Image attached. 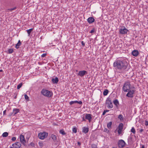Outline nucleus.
Returning <instances> with one entry per match:
<instances>
[{
	"mask_svg": "<svg viewBox=\"0 0 148 148\" xmlns=\"http://www.w3.org/2000/svg\"><path fill=\"white\" fill-rule=\"evenodd\" d=\"M127 65V63L125 60H117L114 62L113 64V66L115 69L122 70L125 69Z\"/></svg>",
	"mask_w": 148,
	"mask_h": 148,
	"instance_id": "obj_1",
	"label": "nucleus"
},
{
	"mask_svg": "<svg viewBox=\"0 0 148 148\" xmlns=\"http://www.w3.org/2000/svg\"><path fill=\"white\" fill-rule=\"evenodd\" d=\"M131 84L129 81L125 82L122 88V90L124 92H127L130 89Z\"/></svg>",
	"mask_w": 148,
	"mask_h": 148,
	"instance_id": "obj_2",
	"label": "nucleus"
},
{
	"mask_svg": "<svg viewBox=\"0 0 148 148\" xmlns=\"http://www.w3.org/2000/svg\"><path fill=\"white\" fill-rule=\"evenodd\" d=\"M41 93L43 95L48 97H50L53 95V93L52 92L45 89H42Z\"/></svg>",
	"mask_w": 148,
	"mask_h": 148,
	"instance_id": "obj_3",
	"label": "nucleus"
},
{
	"mask_svg": "<svg viewBox=\"0 0 148 148\" xmlns=\"http://www.w3.org/2000/svg\"><path fill=\"white\" fill-rule=\"evenodd\" d=\"M136 90L134 87H132L130 90H129L126 95V96L130 98L133 97L134 96L133 94H134Z\"/></svg>",
	"mask_w": 148,
	"mask_h": 148,
	"instance_id": "obj_4",
	"label": "nucleus"
},
{
	"mask_svg": "<svg viewBox=\"0 0 148 148\" xmlns=\"http://www.w3.org/2000/svg\"><path fill=\"white\" fill-rule=\"evenodd\" d=\"M48 135V133L44 132L39 133L38 135V137L40 139L44 140L47 136Z\"/></svg>",
	"mask_w": 148,
	"mask_h": 148,
	"instance_id": "obj_5",
	"label": "nucleus"
},
{
	"mask_svg": "<svg viewBox=\"0 0 148 148\" xmlns=\"http://www.w3.org/2000/svg\"><path fill=\"white\" fill-rule=\"evenodd\" d=\"M106 104L107 105V107L109 109L112 108L113 107L112 103L110 98H108L106 101Z\"/></svg>",
	"mask_w": 148,
	"mask_h": 148,
	"instance_id": "obj_6",
	"label": "nucleus"
},
{
	"mask_svg": "<svg viewBox=\"0 0 148 148\" xmlns=\"http://www.w3.org/2000/svg\"><path fill=\"white\" fill-rule=\"evenodd\" d=\"M128 31V30L124 26H123L119 29V32L122 34H126Z\"/></svg>",
	"mask_w": 148,
	"mask_h": 148,
	"instance_id": "obj_7",
	"label": "nucleus"
},
{
	"mask_svg": "<svg viewBox=\"0 0 148 148\" xmlns=\"http://www.w3.org/2000/svg\"><path fill=\"white\" fill-rule=\"evenodd\" d=\"M123 125L122 123H120L118 127V132L119 135H120L122 133L123 130Z\"/></svg>",
	"mask_w": 148,
	"mask_h": 148,
	"instance_id": "obj_8",
	"label": "nucleus"
},
{
	"mask_svg": "<svg viewBox=\"0 0 148 148\" xmlns=\"http://www.w3.org/2000/svg\"><path fill=\"white\" fill-rule=\"evenodd\" d=\"M118 144L119 147L123 148L125 146V143L123 140H121L119 141Z\"/></svg>",
	"mask_w": 148,
	"mask_h": 148,
	"instance_id": "obj_9",
	"label": "nucleus"
},
{
	"mask_svg": "<svg viewBox=\"0 0 148 148\" xmlns=\"http://www.w3.org/2000/svg\"><path fill=\"white\" fill-rule=\"evenodd\" d=\"M19 138L20 139V141L22 144L23 145H25L26 141L25 140L24 136L22 134H21L19 136Z\"/></svg>",
	"mask_w": 148,
	"mask_h": 148,
	"instance_id": "obj_10",
	"label": "nucleus"
},
{
	"mask_svg": "<svg viewBox=\"0 0 148 148\" xmlns=\"http://www.w3.org/2000/svg\"><path fill=\"white\" fill-rule=\"evenodd\" d=\"M12 146L15 148H19L21 146V145L19 142H16L12 144Z\"/></svg>",
	"mask_w": 148,
	"mask_h": 148,
	"instance_id": "obj_11",
	"label": "nucleus"
},
{
	"mask_svg": "<svg viewBox=\"0 0 148 148\" xmlns=\"http://www.w3.org/2000/svg\"><path fill=\"white\" fill-rule=\"evenodd\" d=\"M132 53L133 56L135 57L137 56L139 53L138 51L136 50L133 51Z\"/></svg>",
	"mask_w": 148,
	"mask_h": 148,
	"instance_id": "obj_12",
	"label": "nucleus"
},
{
	"mask_svg": "<svg viewBox=\"0 0 148 148\" xmlns=\"http://www.w3.org/2000/svg\"><path fill=\"white\" fill-rule=\"evenodd\" d=\"M78 103L79 104H82V102L81 101H72L69 102V103L70 105H72L74 103Z\"/></svg>",
	"mask_w": 148,
	"mask_h": 148,
	"instance_id": "obj_13",
	"label": "nucleus"
},
{
	"mask_svg": "<svg viewBox=\"0 0 148 148\" xmlns=\"http://www.w3.org/2000/svg\"><path fill=\"white\" fill-rule=\"evenodd\" d=\"M87 73V72L85 71H81L79 72L78 75L79 76H83Z\"/></svg>",
	"mask_w": 148,
	"mask_h": 148,
	"instance_id": "obj_14",
	"label": "nucleus"
},
{
	"mask_svg": "<svg viewBox=\"0 0 148 148\" xmlns=\"http://www.w3.org/2000/svg\"><path fill=\"white\" fill-rule=\"evenodd\" d=\"M85 119L88 120L90 122L92 119L91 114H86L85 116Z\"/></svg>",
	"mask_w": 148,
	"mask_h": 148,
	"instance_id": "obj_15",
	"label": "nucleus"
},
{
	"mask_svg": "<svg viewBox=\"0 0 148 148\" xmlns=\"http://www.w3.org/2000/svg\"><path fill=\"white\" fill-rule=\"evenodd\" d=\"M95 19L92 17H90L87 19V21L89 23H91L95 21Z\"/></svg>",
	"mask_w": 148,
	"mask_h": 148,
	"instance_id": "obj_16",
	"label": "nucleus"
},
{
	"mask_svg": "<svg viewBox=\"0 0 148 148\" xmlns=\"http://www.w3.org/2000/svg\"><path fill=\"white\" fill-rule=\"evenodd\" d=\"M82 132L83 133L85 134L87 133L89 131V129L88 127H84L82 128Z\"/></svg>",
	"mask_w": 148,
	"mask_h": 148,
	"instance_id": "obj_17",
	"label": "nucleus"
},
{
	"mask_svg": "<svg viewBox=\"0 0 148 148\" xmlns=\"http://www.w3.org/2000/svg\"><path fill=\"white\" fill-rule=\"evenodd\" d=\"M19 111V110L18 109L15 108L13 110V112L14 113L13 115L14 116Z\"/></svg>",
	"mask_w": 148,
	"mask_h": 148,
	"instance_id": "obj_18",
	"label": "nucleus"
},
{
	"mask_svg": "<svg viewBox=\"0 0 148 148\" xmlns=\"http://www.w3.org/2000/svg\"><path fill=\"white\" fill-rule=\"evenodd\" d=\"M52 81L53 83L56 84L58 82V79L57 77H56L55 78H53L52 79Z\"/></svg>",
	"mask_w": 148,
	"mask_h": 148,
	"instance_id": "obj_19",
	"label": "nucleus"
},
{
	"mask_svg": "<svg viewBox=\"0 0 148 148\" xmlns=\"http://www.w3.org/2000/svg\"><path fill=\"white\" fill-rule=\"evenodd\" d=\"M113 103L116 107H118V105H119V102L117 99L114 100L113 101Z\"/></svg>",
	"mask_w": 148,
	"mask_h": 148,
	"instance_id": "obj_20",
	"label": "nucleus"
},
{
	"mask_svg": "<svg viewBox=\"0 0 148 148\" xmlns=\"http://www.w3.org/2000/svg\"><path fill=\"white\" fill-rule=\"evenodd\" d=\"M51 137L53 140V141H56L57 140L56 136L53 134H51Z\"/></svg>",
	"mask_w": 148,
	"mask_h": 148,
	"instance_id": "obj_21",
	"label": "nucleus"
},
{
	"mask_svg": "<svg viewBox=\"0 0 148 148\" xmlns=\"http://www.w3.org/2000/svg\"><path fill=\"white\" fill-rule=\"evenodd\" d=\"M21 45V42L20 40H19L18 43L16 45L15 47L16 49H18L19 47Z\"/></svg>",
	"mask_w": 148,
	"mask_h": 148,
	"instance_id": "obj_22",
	"label": "nucleus"
},
{
	"mask_svg": "<svg viewBox=\"0 0 148 148\" xmlns=\"http://www.w3.org/2000/svg\"><path fill=\"white\" fill-rule=\"evenodd\" d=\"M108 93V90H107L106 89L105 90H104V91L103 92V95L104 96H106L107 95Z\"/></svg>",
	"mask_w": 148,
	"mask_h": 148,
	"instance_id": "obj_23",
	"label": "nucleus"
},
{
	"mask_svg": "<svg viewBox=\"0 0 148 148\" xmlns=\"http://www.w3.org/2000/svg\"><path fill=\"white\" fill-rule=\"evenodd\" d=\"M8 134L7 132H4L2 134V136L3 137H6L8 136Z\"/></svg>",
	"mask_w": 148,
	"mask_h": 148,
	"instance_id": "obj_24",
	"label": "nucleus"
},
{
	"mask_svg": "<svg viewBox=\"0 0 148 148\" xmlns=\"http://www.w3.org/2000/svg\"><path fill=\"white\" fill-rule=\"evenodd\" d=\"M16 7H15L13 8L8 9L7 10L10 11V12H12L13 10H15L16 9Z\"/></svg>",
	"mask_w": 148,
	"mask_h": 148,
	"instance_id": "obj_25",
	"label": "nucleus"
},
{
	"mask_svg": "<svg viewBox=\"0 0 148 148\" xmlns=\"http://www.w3.org/2000/svg\"><path fill=\"white\" fill-rule=\"evenodd\" d=\"M59 132L60 134H61L63 135H65L66 134V133L63 130H60L59 131Z\"/></svg>",
	"mask_w": 148,
	"mask_h": 148,
	"instance_id": "obj_26",
	"label": "nucleus"
},
{
	"mask_svg": "<svg viewBox=\"0 0 148 148\" xmlns=\"http://www.w3.org/2000/svg\"><path fill=\"white\" fill-rule=\"evenodd\" d=\"M131 131L133 133V134H134L136 133V130L134 127H132L131 130Z\"/></svg>",
	"mask_w": 148,
	"mask_h": 148,
	"instance_id": "obj_27",
	"label": "nucleus"
},
{
	"mask_svg": "<svg viewBox=\"0 0 148 148\" xmlns=\"http://www.w3.org/2000/svg\"><path fill=\"white\" fill-rule=\"evenodd\" d=\"M33 30V29L31 28L28 30H27V33L29 35H30V33H31L32 31Z\"/></svg>",
	"mask_w": 148,
	"mask_h": 148,
	"instance_id": "obj_28",
	"label": "nucleus"
},
{
	"mask_svg": "<svg viewBox=\"0 0 148 148\" xmlns=\"http://www.w3.org/2000/svg\"><path fill=\"white\" fill-rule=\"evenodd\" d=\"M112 124V123L111 122H110L108 123L107 127L108 128H110L111 127Z\"/></svg>",
	"mask_w": 148,
	"mask_h": 148,
	"instance_id": "obj_29",
	"label": "nucleus"
},
{
	"mask_svg": "<svg viewBox=\"0 0 148 148\" xmlns=\"http://www.w3.org/2000/svg\"><path fill=\"white\" fill-rule=\"evenodd\" d=\"M22 83H20L17 86V88L18 89H19L22 86Z\"/></svg>",
	"mask_w": 148,
	"mask_h": 148,
	"instance_id": "obj_30",
	"label": "nucleus"
},
{
	"mask_svg": "<svg viewBox=\"0 0 148 148\" xmlns=\"http://www.w3.org/2000/svg\"><path fill=\"white\" fill-rule=\"evenodd\" d=\"M72 131L74 133H76L77 132V130L76 127H74L73 128Z\"/></svg>",
	"mask_w": 148,
	"mask_h": 148,
	"instance_id": "obj_31",
	"label": "nucleus"
},
{
	"mask_svg": "<svg viewBox=\"0 0 148 148\" xmlns=\"http://www.w3.org/2000/svg\"><path fill=\"white\" fill-rule=\"evenodd\" d=\"M118 118L119 119H120V120L123 119V116L122 114H119L118 116Z\"/></svg>",
	"mask_w": 148,
	"mask_h": 148,
	"instance_id": "obj_32",
	"label": "nucleus"
},
{
	"mask_svg": "<svg viewBox=\"0 0 148 148\" xmlns=\"http://www.w3.org/2000/svg\"><path fill=\"white\" fill-rule=\"evenodd\" d=\"M25 98L27 101H29V97L26 94L24 95Z\"/></svg>",
	"mask_w": 148,
	"mask_h": 148,
	"instance_id": "obj_33",
	"label": "nucleus"
},
{
	"mask_svg": "<svg viewBox=\"0 0 148 148\" xmlns=\"http://www.w3.org/2000/svg\"><path fill=\"white\" fill-rule=\"evenodd\" d=\"M13 50L12 49H9L8 50V52L9 53H12L13 52Z\"/></svg>",
	"mask_w": 148,
	"mask_h": 148,
	"instance_id": "obj_34",
	"label": "nucleus"
},
{
	"mask_svg": "<svg viewBox=\"0 0 148 148\" xmlns=\"http://www.w3.org/2000/svg\"><path fill=\"white\" fill-rule=\"evenodd\" d=\"M108 111H109V110H105L103 111V113L102 114L103 115H104L106 112H108Z\"/></svg>",
	"mask_w": 148,
	"mask_h": 148,
	"instance_id": "obj_35",
	"label": "nucleus"
},
{
	"mask_svg": "<svg viewBox=\"0 0 148 148\" xmlns=\"http://www.w3.org/2000/svg\"><path fill=\"white\" fill-rule=\"evenodd\" d=\"M46 55H47L46 53H43L41 55V56L42 57H44L46 56Z\"/></svg>",
	"mask_w": 148,
	"mask_h": 148,
	"instance_id": "obj_36",
	"label": "nucleus"
},
{
	"mask_svg": "<svg viewBox=\"0 0 148 148\" xmlns=\"http://www.w3.org/2000/svg\"><path fill=\"white\" fill-rule=\"evenodd\" d=\"M145 125L146 126H147L148 125V121H145Z\"/></svg>",
	"mask_w": 148,
	"mask_h": 148,
	"instance_id": "obj_37",
	"label": "nucleus"
},
{
	"mask_svg": "<svg viewBox=\"0 0 148 148\" xmlns=\"http://www.w3.org/2000/svg\"><path fill=\"white\" fill-rule=\"evenodd\" d=\"M95 32V29H93L92 30H91L90 32V33H92Z\"/></svg>",
	"mask_w": 148,
	"mask_h": 148,
	"instance_id": "obj_38",
	"label": "nucleus"
},
{
	"mask_svg": "<svg viewBox=\"0 0 148 148\" xmlns=\"http://www.w3.org/2000/svg\"><path fill=\"white\" fill-rule=\"evenodd\" d=\"M16 137H13L12 138V141H14L16 140Z\"/></svg>",
	"mask_w": 148,
	"mask_h": 148,
	"instance_id": "obj_39",
	"label": "nucleus"
},
{
	"mask_svg": "<svg viewBox=\"0 0 148 148\" xmlns=\"http://www.w3.org/2000/svg\"><path fill=\"white\" fill-rule=\"evenodd\" d=\"M6 110H5L3 112V115H5L6 114Z\"/></svg>",
	"mask_w": 148,
	"mask_h": 148,
	"instance_id": "obj_40",
	"label": "nucleus"
},
{
	"mask_svg": "<svg viewBox=\"0 0 148 148\" xmlns=\"http://www.w3.org/2000/svg\"><path fill=\"white\" fill-rule=\"evenodd\" d=\"M13 112L10 113L9 114V116H11L13 114Z\"/></svg>",
	"mask_w": 148,
	"mask_h": 148,
	"instance_id": "obj_41",
	"label": "nucleus"
},
{
	"mask_svg": "<svg viewBox=\"0 0 148 148\" xmlns=\"http://www.w3.org/2000/svg\"><path fill=\"white\" fill-rule=\"evenodd\" d=\"M141 147L140 148H145V146L143 145H141Z\"/></svg>",
	"mask_w": 148,
	"mask_h": 148,
	"instance_id": "obj_42",
	"label": "nucleus"
},
{
	"mask_svg": "<svg viewBox=\"0 0 148 148\" xmlns=\"http://www.w3.org/2000/svg\"><path fill=\"white\" fill-rule=\"evenodd\" d=\"M143 129H140V132H143Z\"/></svg>",
	"mask_w": 148,
	"mask_h": 148,
	"instance_id": "obj_43",
	"label": "nucleus"
},
{
	"mask_svg": "<svg viewBox=\"0 0 148 148\" xmlns=\"http://www.w3.org/2000/svg\"><path fill=\"white\" fill-rule=\"evenodd\" d=\"M39 145L40 146H42V143H39Z\"/></svg>",
	"mask_w": 148,
	"mask_h": 148,
	"instance_id": "obj_44",
	"label": "nucleus"
},
{
	"mask_svg": "<svg viewBox=\"0 0 148 148\" xmlns=\"http://www.w3.org/2000/svg\"><path fill=\"white\" fill-rule=\"evenodd\" d=\"M81 43H82V45H84V43L83 41H82Z\"/></svg>",
	"mask_w": 148,
	"mask_h": 148,
	"instance_id": "obj_45",
	"label": "nucleus"
},
{
	"mask_svg": "<svg viewBox=\"0 0 148 148\" xmlns=\"http://www.w3.org/2000/svg\"><path fill=\"white\" fill-rule=\"evenodd\" d=\"M82 121H85V119L84 118V117H83V118H82Z\"/></svg>",
	"mask_w": 148,
	"mask_h": 148,
	"instance_id": "obj_46",
	"label": "nucleus"
},
{
	"mask_svg": "<svg viewBox=\"0 0 148 148\" xmlns=\"http://www.w3.org/2000/svg\"><path fill=\"white\" fill-rule=\"evenodd\" d=\"M3 71V70L2 69L0 70V72H2Z\"/></svg>",
	"mask_w": 148,
	"mask_h": 148,
	"instance_id": "obj_47",
	"label": "nucleus"
},
{
	"mask_svg": "<svg viewBox=\"0 0 148 148\" xmlns=\"http://www.w3.org/2000/svg\"><path fill=\"white\" fill-rule=\"evenodd\" d=\"M78 144L79 145H80V143L79 142H78Z\"/></svg>",
	"mask_w": 148,
	"mask_h": 148,
	"instance_id": "obj_48",
	"label": "nucleus"
},
{
	"mask_svg": "<svg viewBox=\"0 0 148 148\" xmlns=\"http://www.w3.org/2000/svg\"><path fill=\"white\" fill-rule=\"evenodd\" d=\"M16 96H15V97H14V98H15V99H16Z\"/></svg>",
	"mask_w": 148,
	"mask_h": 148,
	"instance_id": "obj_49",
	"label": "nucleus"
},
{
	"mask_svg": "<svg viewBox=\"0 0 148 148\" xmlns=\"http://www.w3.org/2000/svg\"><path fill=\"white\" fill-rule=\"evenodd\" d=\"M112 148H117V147H112Z\"/></svg>",
	"mask_w": 148,
	"mask_h": 148,
	"instance_id": "obj_50",
	"label": "nucleus"
},
{
	"mask_svg": "<svg viewBox=\"0 0 148 148\" xmlns=\"http://www.w3.org/2000/svg\"><path fill=\"white\" fill-rule=\"evenodd\" d=\"M10 148H14L12 147H11Z\"/></svg>",
	"mask_w": 148,
	"mask_h": 148,
	"instance_id": "obj_51",
	"label": "nucleus"
}]
</instances>
